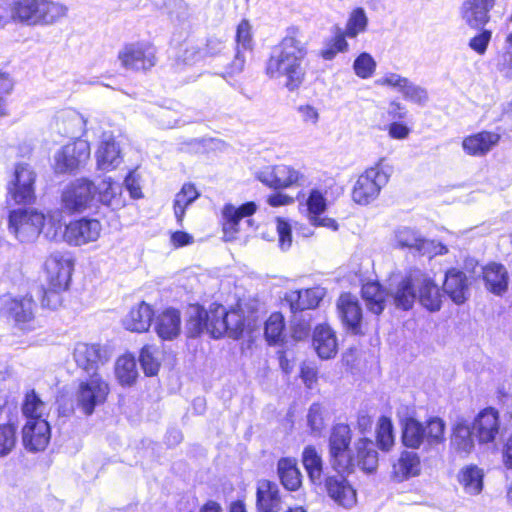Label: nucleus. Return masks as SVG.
Returning <instances> with one entry per match:
<instances>
[{
  "label": "nucleus",
  "instance_id": "nucleus-49",
  "mask_svg": "<svg viewBox=\"0 0 512 512\" xmlns=\"http://www.w3.org/2000/svg\"><path fill=\"white\" fill-rule=\"evenodd\" d=\"M68 288H58L48 284V287H37L36 295L41 301L43 308L57 309L62 304V292Z\"/></svg>",
  "mask_w": 512,
  "mask_h": 512
},
{
  "label": "nucleus",
  "instance_id": "nucleus-52",
  "mask_svg": "<svg viewBox=\"0 0 512 512\" xmlns=\"http://www.w3.org/2000/svg\"><path fill=\"white\" fill-rule=\"evenodd\" d=\"M157 349L151 345H145L139 355V362L146 376L151 377L157 375L160 362L155 357Z\"/></svg>",
  "mask_w": 512,
  "mask_h": 512
},
{
  "label": "nucleus",
  "instance_id": "nucleus-47",
  "mask_svg": "<svg viewBox=\"0 0 512 512\" xmlns=\"http://www.w3.org/2000/svg\"><path fill=\"white\" fill-rule=\"evenodd\" d=\"M285 322L281 313H272L265 322L264 335L269 345H276L284 338Z\"/></svg>",
  "mask_w": 512,
  "mask_h": 512
},
{
  "label": "nucleus",
  "instance_id": "nucleus-21",
  "mask_svg": "<svg viewBox=\"0 0 512 512\" xmlns=\"http://www.w3.org/2000/svg\"><path fill=\"white\" fill-rule=\"evenodd\" d=\"M325 296L321 287L289 291L285 295L291 313H311L310 310L318 307Z\"/></svg>",
  "mask_w": 512,
  "mask_h": 512
},
{
  "label": "nucleus",
  "instance_id": "nucleus-23",
  "mask_svg": "<svg viewBox=\"0 0 512 512\" xmlns=\"http://www.w3.org/2000/svg\"><path fill=\"white\" fill-rule=\"evenodd\" d=\"M214 317V306H210L209 311L200 305H191L188 310V320L186 323L187 336L196 338L202 333L207 332L212 336Z\"/></svg>",
  "mask_w": 512,
  "mask_h": 512
},
{
  "label": "nucleus",
  "instance_id": "nucleus-56",
  "mask_svg": "<svg viewBox=\"0 0 512 512\" xmlns=\"http://www.w3.org/2000/svg\"><path fill=\"white\" fill-rule=\"evenodd\" d=\"M172 21L184 24L190 18V8L184 0H167L164 3Z\"/></svg>",
  "mask_w": 512,
  "mask_h": 512
},
{
  "label": "nucleus",
  "instance_id": "nucleus-26",
  "mask_svg": "<svg viewBox=\"0 0 512 512\" xmlns=\"http://www.w3.org/2000/svg\"><path fill=\"white\" fill-rule=\"evenodd\" d=\"M501 140V135L492 131H481L463 139V150L471 156H485Z\"/></svg>",
  "mask_w": 512,
  "mask_h": 512
},
{
  "label": "nucleus",
  "instance_id": "nucleus-43",
  "mask_svg": "<svg viewBox=\"0 0 512 512\" xmlns=\"http://www.w3.org/2000/svg\"><path fill=\"white\" fill-rule=\"evenodd\" d=\"M483 477L484 474L481 469L475 465H470L461 470L459 481L467 493L476 495L483 489Z\"/></svg>",
  "mask_w": 512,
  "mask_h": 512
},
{
  "label": "nucleus",
  "instance_id": "nucleus-8",
  "mask_svg": "<svg viewBox=\"0 0 512 512\" xmlns=\"http://www.w3.org/2000/svg\"><path fill=\"white\" fill-rule=\"evenodd\" d=\"M36 173L27 163H18L7 184L8 199L15 204H33L35 195Z\"/></svg>",
  "mask_w": 512,
  "mask_h": 512
},
{
  "label": "nucleus",
  "instance_id": "nucleus-33",
  "mask_svg": "<svg viewBox=\"0 0 512 512\" xmlns=\"http://www.w3.org/2000/svg\"><path fill=\"white\" fill-rule=\"evenodd\" d=\"M483 280L486 289L498 296L508 289L509 275L504 265L491 263L483 269Z\"/></svg>",
  "mask_w": 512,
  "mask_h": 512
},
{
  "label": "nucleus",
  "instance_id": "nucleus-63",
  "mask_svg": "<svg viewBox=\"0 0 512 512\" xmlns=\"http://www.w3.org/2000/svg\"><path fill=\"white\" fill-rule=\"evenodd\" d=\"M277 232L280 248L287 250L292 243V230L289 222L285 219L277 218Z\"/></svg>",
  "mask_w": 512,
  "mask_h": 512
},
{
  "label": "nucleus",
  "instance_id": "nucleus-46",
  "mask_svg": "<svg viewBox=\"0 0 512 512\" xmlns=\"http://www.w3.org/2000/svg\"><path fill=\"white\" fill-rule=\"evenodd\" d=\"M47 404L42 401L35 390L26 393L22 404V411L27 420L44 419Z\"/></svg>",
  "mask_w": 512,
  "mask_h": 512
},
{
  "label": "nucleus",
  "instance_id": "nucleus-6",
  "mask_svg": "<svg viewBox=\"0 0 512 512\" xmlns=\"http://www.w3.org/2000/svg\"><path fill=\"white\" fill-rule=\"evenodd\" d=\"M110 387L100 374L80 379L74 394L76 407L86 416H91L96 407L104 404Z\"/></svg>",
  "mask_w": 512,
  "mask_h": 512
},
{
  "label": "nucleus",
  "instance_id": "nucleus-3",
  "mask_svg": "<svg viewBox=\"0 0 512 512\" xmlns=\"http://www.w3.org/2000/svg\"><path fill=\"white\" fill-rule=\"evenodd\" d=\"M12 21L26 24H53L67 13L66 6L51 0H15L11 4Z\"/></svg>",
  "mask_w": 512,
  "mask_h": 512
},
{
  "label": "nucleus",
  "instance_id": "nucleus-18",
  "mask_svg": "<svg viewBox=\"0 0 512 512\" xmlns=\"http://www.w3.org/2000/svg\"><path fill=\"white\" fill-rule=\"evenodd\" d=\"M100 231L101 224L98 220L81 218L66 225L63 237L70 245L81 246L96 241Z\"/></svg>",
  "mask_w": 512,
  "mask_h": 512
},
{
  "label": "nucleus",
  "instance_id": "nucleus-4",
  "mask_svg": "<svg viewBox=\"0 0 512 512\" xmlns=\"http://www.w3.org/2000/svg\"><path fill=\"white\" fill-rule=\"evenodd\" d=\"M446 424L439 417H430L425 424L414 417H406L401 421V441L411 449H419L421 445L433 447L444 440Z\"/></svg>",
  "mask_w": 512,
  "mask_h": 512
},
{
  "label": "nucleus",
  "instance_id": "nucleus-28",
  "mask_svg": "<svg viewBox=\"0 0 512 512\" xmlns=\"http://www.w3.org/2000/svg\"><path fill=\"white\" fill-rule=\"evenodd\" d=\"M155 332L162 340L171 341L181 332V314L178 309L167 308L155 319Z\"/></svg>",
  "mask_w": 512,
  "mask_h": 512
},
{
  "label": "nucleus",
  "instance_id": "nucleus-25",
  "mask_svg": "<svg viewBox=\"0 0 512 512\" xmlns=\"http://www.w3.org/2000/svg\"><path fill=\"white\" fill-rule=\"evenodd\" d=\"M99 170L109 171L117 168L123 161L119 144L111 134L104 133L96 152Z\"/></svg>",
  "mask_w": 512,
  "mask_h": 512
},
{
  "label": "nucleus",
  "instance_id": "nucleus-57",
  "mask_svg": "<svg viewBox=\"0 0 512 512\" xmlns=\"http://www.w3.org/2000/svg\"><path fill=\"white\" fill-rule=\"evenodd\" d=\"M58 119H62L67 127L63 129V134L68 137H74L80 134L85 124L83 117L76 111H67L62 113Z\"/></svg>",
  "mask_w": 512,
  "mask_h": 512
},
{
  "label": "nucleus",
  "instance_id": "nucleus-27",
  "mask_svg": "<svg viewBox=\"0 0 512 512\" xmlns=\"http://www.w3.org/2000/svg\"><path fill=\"white\" fill-rule=\"evenodd\" d=\"M473 430L476 432L479 442L488 443L494 441L499 432V414L492 407L485 408L475 418Z\"/></svg>",
  "mask_w": 512,
  "mask_h": 512
},
{
  "label": "nucleus",
  "instance_id": "nucleus-7",
  "mask_svg": "<svg viewBox=\"0 0 512 512\" xmlns=\"http://www.w3.org/2000/svg\"><path fill=\"white\" fill-rule=\"evenodd\" d=\"M96 192V185L92 180L85 177L75 179L62 192V206L70 213H81L96 207Z\"/></svg>",
  "mask_w": 512,
  "mask_h": 512
},
{
  "label": "nucleus",
  "instance_id": "nucleus-9",
  "mask_svg": "<svg viewBox=\"0 0 512 512\" xmlns=\"http://www.w3.org/2000/svg\"><path fill=\"white\" fill-rule=\"evenodd\" d=\"M45 222L42 213L34 209H17L9 214V231L21 242L34 240Z\"/></svg>",
  "mask_w": 512,
  "mask_h": 512
},
{
  "label": "nucleus",
  "instance_id": "nucleus-20",
  "mask_svg": "<svg viewBox=\"0 0 512 512\" xmlns=\"http://www.w3.org/2000/svg\"><path fill=\"white\" fill-rule=\"evenodd\" d=\"M51 438V427L46 419L27 420L22 429V442L30 452L43 451Z\"/></svg>",
  "mask_w": 512,
  "mask_h": 512
},
{
  "label": "nucleus",
  "instance_id": "nucleus-34",
  "mask_svg": "<svg viewBox=\"0 0 512 512\" xmlns=\"http://www.w3.org/2000/svg\"><path fill=\"white\" fill-rule=\"evenodd\" d=\"M313 346L321 359H330L337 352V339L334 331L326 326H316L313 333Z\"/></svg>",
  "mask_w": 512,
  "mask_h": 512
},
{
  "label": "nucleus",
  "instance_id": "nucleus-29",
  "mask_svg": "<svg viewBox=\"0 0 512 512\" xmlns=\"http://www.w3.org/2000/svg\"><path fill=\"white\" fill-rule=\"evenodd\" d=\"M96 189V204L100 203L111 210H118L125 206L122 184L106 178L96 186Z\"/></svg>",
  "mask_w": 512,
  "mask_h": 512
},
{
  "label": "nucleus",
  "instance_id": "nucleus-54",
  "mask_svg": "<svg viewBox=\"0 0 512 512\" xmlns=\"http://www.w3.org/2000/svg\"><path fill=\"white\" fill-rule=\"evenodd\" d=\"M377 446L388 451L394 444V433L392 421L387 417H381L377 427Z\"/></svg>",
  "mask_w": 512,
  "mask_h": 512
},
{
  "label": "nucleus",
  "instance_id": "nucleus-15",
  "mask_svg": "<svg viewBox=\"0 0 512 512\" xmlns=\"http://www.w3.org/2000/svg\"><path fill=\"white\" fill-rule=\"evenodd\" d=\"M73 266V260L68 254L51 253L44 263L48 284L58 288H69Z\"/></svg>",
  "mask_w": 512,
  "mask_h": 512
},
{
  "label": "nucleus",
  "instance_id": "nucleus-53",
  "mask_svg": "<svg viewBox=\"0 0 512 512\" xmlns=\"http://www.w3.org/2000/svg\"><path fill=\"white\" fill-rule=\"evenodd\" d=\"M377 63L368 52L360 53L353 62V70L361 79H368L373 76Z\"/></svg>",
  "mask_w": 512,
  "mask_h": 512
},
{
  "label": "nucleus",
  "instance_id": "nucleus-59",
  "mask_svg": "<svg viewBox=\"0 0 512 512\" xmlns=\"http://www.w3.org/2000/svg\"><path fill=\"white\" fill-rule=\"evenodd\" d=\"M307 425L311 433L318 435L324 428L323 408L319 403H313L307 414Z\"/></svg>",
  "mask_w": 512,
  "mask_h": 512
},
{
  "label": "nucleus",
  "instance_id": "nucleus-31",
  "mask_svg": "<svg viewBox=\"0 0 512 512\" xmlns=\"http://www.w3.org/2000/svg\"><path fill=\"white\" fill-rule=\"evenodd\" d=\"M301 461L310 482L315 486H322L326 473L324 472L322 456L316 447L313 445L305 446L302 451Z\"/></svg>",
  "mask_w": 512,
  "mask_h": 512
},
{
  "label": "nucleus",
  "instance_id": "nucleus-11",
  "mask_svg": "<svg viewBox=\"0 0 512 512\" xmlns=\"http://www.w3.org/2000/svg\"><path fill=\"white\" fill-rule=\"evenodd\" d=\"M90 157L87 141L76 139L63 146L54 156L56 173H73L83 167Z\"/></svg>",
  "mask_w": 512,
  "mask_h": 512
},
{
  "label": "nucleus",
  "instance_id": "nucleus-48",
  "mask_svg": "<svg viewBox=\"0 0 512 512\" xmlns=\"http://www.w3.org/2000/svg\"><path fill=\"white\" fill-rule=\"evenodd\" d=\"M335 29L334 37L326 42L325 47L321 51V56L325 60H333L338 53L348 51L347 36L343 34V30L340 27Z\"/></svg>",
  "mask_w": 512,
  "mask_h": 512
},
{
  "label": "nucleus",
  "instance_id": "nucleus-37",
  "mask_svg": "<svg viewBox=\"0 0 512 512\" xmlns=\"http://www.w3.org/2000/svg\"><path fill=\"white\" fill-rule=\"evenodd\" d=\"M420 473V458L416 452L403 451L393 465V476L398 482L418 476Z\"/></svg>",
  "mask_w": 512,
  "mask_h": 512
},
{
  "label": "nucleus",
  "instance_id": "nucleus-32",
  "mask_svg": "<svg viewBox=\"0 0 512 512\" xmlns=\"http://www.w3.org/2000/svg\"><path fill=\"white\" fill-rule=\"evenodd\" d=\"M154 311L151 305L142 301L137 306L132 307L130 312L123 319L125 329L132 332H145L151 325Z\"/></svg>",
  "mask_w": 512,
  "mask_h": 512
},
{
  "label": "nucleus",
  "instance_id": "nucleus-12",
  "mask_svg": "<svg viewBox=\"0 0 512 512\" xmlns=\"http://www.w3.org/2000/svg\"><path fill=\"white\" fill-rule=\"evenodd\" d=\"M395 241L400 248H407L415 254L432 257L447 253V248L441 243L424 238L417 230L410 227H400L395 231Z\"/></svg>",
  "mask_w": 512,
  "mask_h": 512
},
{
  "label": "nucleus",
  "instance_id": "nucleus-10",
  "mask_svg": "<svg viewBox=\"0 0 512 512\" xmlns=\"http://www.w3.org/2000/svg\"><path fill=\"white\" fill-rule=\"evenodd\" d=\"M326 472L322 482L327 495L339 506L352 508L357 502L356 490L348 481V476L355 471Z\"/></svg>",
  "mask_w": 512,
  "mask_h": 512
},
{
  "label": "nucleus",
  "instance_id": "nucleus-16",
  "mask_svg": "<svg viewBox=\"0 0 512 512\" xmlns=\"http://www.w3.org/2000/svg\"><path fill=\"white\" fill-rule=\"evenodd\" d=\"M119 59L127 69L145 71L155 65V48L144 43L126 45L119 53Z\"/></svg>",
  "mask_w": 512,
  "mask_h": 512
},
{
  "label": "nucleus",
  "instance_id": "nucleus-2",
  "mask_svg": "<svg viewBox=\"0 0 512 512\" xmlns=\"http://www.w3.org/2000/svg\"><path fill=\"white\" fill-rule=\"evenodd\" d=\"M296 32L294 28L289 29L281 42L272 47L265 66L269 78L285 77L284 86L291 92L302 85L306 74L303 61L307 56V47L296 37Z\"/></svg>",
  "mask_w": 512,
  "mask_h": 512
},
{
  "label": "nucleus",
  "instance_id": "nucleus-42",
  "mask_svg": "<svg viewBox=\"0 0 512 512\" xmlns=\"http://www.w3.org/2000/svg\"><path fill=\"white\" fill-rule=\"evenodd\" d=\"M199 196L195 186L191 183L184 184L174 199V214L179 226H182L185 211Z\"/></svg>",
  "mask_w": 512,
  "mask_h": 512
},
{
  "label": "nucleus",
  "instance_id": "nucleus-61",
  "mask_svg": "<svg viewBox=\"0 0 512 512\" xmlns=\"http://www.w3.org/2000/svg\"><path fill=\"white\" fill-rule=\"evenodd\" d=\"M307 207L310 219L312 216L323 214L327 207L324 194L318 189H312L307 199Z\"/></svg>",
  "mask_w": 512,
  "mask_h": 512
},
{
  "label": "nucleus",
  "instance_id": "nucleus-64",
  "mask_svg": "<svg viewBox=\"0 0 512 512\" xmlns=\"http://www.w3.org/2000/svg\"><path fill=\"white\" fill-rule=\"evenodd\" d=\"M256 177L264 185L275 190H278L275 166H267L263 168L262 170L257 172Z\"/></svg>",
  "mask_w": 512,
  "mask_h": 512
},
{
  "label": "nucleus",
  "instance_id": "nucleus-38",
  "mask_svg": "<svg viewBox=\"0 0 512 512\" xmlns=\"http://www.w3.org/2000/svg\"><path fill=\"white\" fill-rule=\"evenodd\" d=\"M33 308L34 301L31 297L12 299L7 305L9 315L21 329L27 328L33 320Z\"/></svg>",
  "mask_w": 512,
  "mask_h": 512
},
{
  "label": "nucleus",
  "instance_id": "nucleus-51",
  "mask_svg": "<svg viewBox=\"0 0 512 512\" xmlns=\"http://www.w3.org/2000/svg\"><path fill=\"white\" fill-rule=\"evenodd\" d=\"M311 321V313H292L290 320L292 337L298 341L307 338L311 332Z\"/></svg>",
  "mask_w": 512,
  "mask_h": 512
},
{
  "label": "nucleus",
  "instance_id": "nucleus-13",
  "mask_svg": "<svg viewBox=\"0 0 512 512\" xmlns=\"http://www.w3.org/2000/svg\"><path fill=\"white\" fill-rule=\"evenodd\" d=\"M213 306L216 321L213 322L212 338L219 339L224 334H227L233 339L240 338L245 327L243 315L236 310L227 311L225 307L220 304L214 303Z\"/></svg>",
  "mask_w": 512,
  "mask_h": 512
},
{
  "label": "nucleus",
  "instance_id": "nucleus-5",
  "mask_svg": "<svg viewBox=\"0 0 512 512\" xmlns=\"http://www.w3.org/2000/svg\"><path fill=\"white\" fill-rule=\"evenodd\" d=\"M392 170L391 166L385 164L384 158L379 159L374 166L366 169L353 186V201L365 206L376 200L381 189L388 183Z\"/></svg>",
  "mask_w": 512,
  "mask_h": 512
},
{
  "label": "nucleus",
  "instance_id": "nucleus-39",
  "mask_svg": "<svg viewBox=\"0 0 512 512\" xmlns=\"http://www.w3.org/2000/svg\"><path fill=\"white\" fill-rule=\"evenodd\" d=\"M391 296L396 308L405 311L411 309L417 298L413 278L411 276L403 278L396 285L394 291L391 293Z\"/></svg>",
  "mask_w": 512,
  "mask_h": 512
},
{
  "label": "nucleus",
  "instance_id": "nucleus-62",
  "mask_svg": "<svg viewBox=\"0 0 512 512\" xmlns=\"http://www.w3.org/2000/svg\"><path fill=\"white\" fill-rule=\"evenodd\" d=\"M479 29L480 32L469 40L468 46L479 55H483L491 41L492 32L484 27Z\"/></svg>",
  "mask_w": 512,
  "mask_h": 512
},
{
  "label": "nucleus",
  "instance_id": "nucleus-22",
  "mask_svg": "<svg viewBox=\"0 0 512 512\" xmlns=\"http://www.w3.org/2000/svg\"><path fill=\"white\" fill-rule=\"evenodd\" d=\"M495 0H464L460 7L463 21L473 29L483 28L490 21Z\"/></svg>",
  "mask_w": 512,
  "mask_h": 512
},
{
  "label": "nucleus",
  "instance_id": "nucleus-50",
  "mask_svg": "<svg viewBox=\"0 0 512 512\" xmlns=\"http://www.w3.org/2000/svg\"><path fill=\"white\" fill-rule=\"evenodd\" d=\"M257 210V205L255 202L249 201L243 203L239 207H236L232 204H226L223 208V217L225 220H229L233 225H239V222L244 217H249L253 215Z\"/></svg>",
  "mask_w": 512,
  "mask_h": 512
},
{
  "label": "nucleus",
  "instance_id": "nucleus-45",
  "mask_svg": "<svg viewBox=\"0 0 512 512\" xmlns=\"http://www.w3.org/2000/svg\"><path fill=\"white\" fill-rule=\"evenodd\" d=\"M368 22L369 20L364 8L357 7L350 12L343 34L351 39L356 38L367 30Z\"/></svg>",
  "mask_w": 512,
  "mask_h": 512
},
{
  "label": "nucleus",
  "instance_id": "nucleus-30",
  "mask_svg": "<svg viewBox=\"0 0 512 512\" xmlns=\"http://www.w3.org/2000/svg\"><path fill=\"white\" fill-rule=\"evenodd\" d=\"M468 279L464 272L452 268L445 274L444 292L455 304H463L468 298Z\"/></svg>",
  "mask_w": 512,
  "mask_h": 512
},
{
  "label": "nucleus",
  "instance_id": "nucleus-14",
  "mask_svg": "<svg viewBox=\"0 0 512 512\" xmlns=\"http://www.w3.org/2000/svg\"><path fill=\"white\" fill-rule=\"evenodd\" d=\"M236 53L234 59L227 63L225 71L220 75L224 78L233 76L243 71L246 62V52H251L253 49V39L251 33V25L248 20L243 19L236 29Z\"/></svg>",
  "mask_w": 512,
  "mask_h": 512
},
{
  "label": "nucleus",
  "instance_id": "nucleus-40",
  "mask_svg": "<svg viewBox=\"0 0 512 512\" xmlns=\"http://www.w3.org/2000/svg\"><path fill=\"white\" fill-rule=\"evenodd\" d=\"M362 297L367 308L372 313L379 315L385 308L387 292L378 282H368L362 286Z\"/></svg>",
  "mask_w": 512,
  "mask_h": 512
},
{
  "label": "nucleus",
  "instance_id": "nucleus-24",
  "mask_svg": "<svg viewBox=\"0 0 512 512\" xmlns=\"http://www.w3.org/2000/svg\"><path fill=\"white\" fill-rule=\"evenodd\" d=\"M280 489L277 483L270 480H260L256 490L257 512H280Z\"/></svg>",
  "mask_w": 512,
  "mask_h": 512
},
{
  "label": "nucleus",
  "instance_id": "nucleus-60",
  "mask_svg": "<svg viewBox=\"0 0 512 512\" xmlns=\"http://www.w3.org/2000/svg\"><path fill=\"white\" fill-rule=\"evenodd\" d=\"M401 93L403 94L404 99L420 105L425 104L428 100L427 91L421 86L414 84L409 79Z\"/></svg>",
  "mask_w": 512,
  "mask_h": 512
},
{
  "label": "nucleus",
  "instance_id": "nucleus-19",
  "mask_svg": "<svg viewBox=\"0 0 512 512\" xmlns=\"http://www.w3.org/2000/svg\"><path fill=\"white\" fill-rule=\"evenodd\" d=\"M73 359L88 376L99 374L98 369L106 361V350L99 344L79 342L73 350Z\"/></svg>",
  "mask_w": 512,
  "mask_h": 512
},
{
  "label": "nucleus",
  "instance_id": "nucleus-1",
  "mask_svg": "<svg viewBox=\"0 0 512 512\" xmlns=\"http://www.w3.org/2000/svg\"><path fill=\"white\" fill-rule=\"evenodd\" d=\"M351 429L349 425L338 423L332 427L329 440V464L332 471H355L356 467L366 473H373L378 466L376 444L367 438L355 442L354 455L351 448Z\"/></svg>",
  "mask_w": 512,
  "mask_h": 512
},
{
  "label": "nucleus",
  "instance_id": "nucleus-55",
  "mask_svg": "<svg viewBox=\"0 0 512 512\" xmlns=\"http://www.w3.org/2000/svg\"><path fill=\"white\" fill-rule=\"evenodd\" d=\"M17 442V429L13 424H0V457L11 453Z\"/></svg>",
  "mask_w": 512,
  "mask_h": 512
},
{
  "label": "nucleus",
  "instance_id": "nucleus-41",
  "mask_svg": "<svg viewBox=\"0 0 512 512\" xmlns=\"http://www.w3.org/2000/svg\"><path fill=\"white\" fill-rule=\"evenodd\" d=\"M451 445L461 454H469L474 448L473 433L465 420H459L454 425Z\"/></svg>",
  "mask_w": 512,
  "mask_h": 512
},
{
  "label": "nucleus",
  "instance_id": "nucleus-44",
  "mask_svg": "<svg viewBox=\"0 0 512 512\" xmlns=\"http://www.w3.org/2000/svg\"><path fill=\"white\" fill-rule=\"evenodd\" d=\"M115 374L122 386H131L138 377L137 365L134 357L122 356L118 358Z\"/></svg>",
  "mask_w": 512,
  "mask_h": 512
},
{
  "label": "nucleus",
  "instance_id": "nucleus-36",
  "mask_svg": "<svg viewBox=\"0 0 512 512\" xmlns=\"http://www.w3.org/2000/svg\"><path fill=\"white\" fill-rule=\"evenodd\" d=\"M277 473L283 487L288 491H297L302 485V474L293 458L284 457L277 463Z\"/></svg>",
  "mask_w": 512,
  "mask_h": 512
},
{
  "label": "nucleus",
  "instance_id": "nucleus-58",
  "mask_svg": "<svg viewBox=\"0 0 512 512\" xmlns=\"http://www.w3.org/2000/svg\"><path fill=\"white\" fill-rule=\"evenodd\" d=\"M278 189L288 188L297 183L299 172L287 165H275Z\"/></svg>",
  "mask_w": 512,
  "mask_h": 512
},
{
  "label": "nucleus",
  "instance_id": "nucleus-35",
  "mask_svg": "<svg viewBox=\"0 0 512 512\" xmlns=\"http://www.w3.org/2000/svg\"><path fill=\"white\" fill-rule=\"evenodd\" d=\"M443 295L439 286L430 277H423L418 282V299L420 304L430 312L439 311Z\"/></svg>",
  "mask_w": 512,
  "mask_h": 512
},
{
  "label": "nucleus",
  "instance_id": "nucleus-17",
  "mask_svg": "<svg viewBox=\"0 0 512 512\" xmlns=\"http://www.w3.org/2000/svg\"><path fill=\"white\" fill-rule=\"evenodd\" d=\"M337 308L341 321L348 333L363 335L362 308L357 297L350 293H343L338 299Z\"/></svg>",
  "mask_w": 512,
  "mask_h": 512
}]
</instances>
